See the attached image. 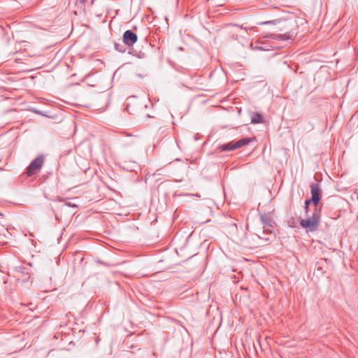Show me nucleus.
Here are the masks:
<instances>
[{
	"label": "nucleus",
	"instance_id": "nucleus-13",
	"mask_svg": "<svg viewBox=\"0 0 358 358\" xmlns=\"http://www.w3.org/2000/svg\"><path fill=\"white\" fill-rule=\"evenodd\" d=\"M259 236V238L264 239L266 241H268V239H269L268 238H266V237H263V236L262 237L260 236Z\"/></svg>",
	"mask_w": 358,
	"mask_h": 358
},
{
	"label": "nucleus",
	"instance_id": "nucleus-15",
	"mask_svg": "<svg viewBox=\"0 0 358 358\" xmlns=\"http://www.w3.org/2000/svg\"><path fill=\"white\" fill-rule=\"evenodd\" d=\"M278 30H279V31H283V29H278Z\"/></svg>",
	"mask_w": 358,
	"mask_h": 358
},
{
	"label": "nucleus",
	"instance_id": "nucleus-5",
	"mask_svg": "<svg viewBox=\"0 0 358 358\" xmlns=\"http://www.w3.org/2000/svg\"><path fill=\"white\" fill-rule=\"evenodd\" d=\"M13 277L15 278L17 283H24L29 281L30 276L26 269L20 266L15 269Z\"/></svg>",
	"mask_w": 358,
	"mask_h": 358
},
{
	"label": "nucleus",
	"instance_id": "nucleus-1",
	"mask_svg": "<svg viewBox=\"0 0 358 358\" xmlns=\"http://www.w3.org/2000/svg\"><path fill=\"white\" fill-rule=\"evenodd\" d=\"M306 219H301L300 226L308 231H315L318 228L320 223L321 209L318 207H314L312 215H306Z\"/></svg>",
	"mask_w": 358,
	"mask_h": 358
},
{
	"label": "nucleus",
	"instance_id": "nucleus-10",
	"mask_svg": "<svg viewBox=\"0 0 358 358\" xmlns=\"http://www.w3.org/2000/svg\"><path fill=\"white\" fill-rule=\"evenodd\" d=\"M125 45H124V44L115 43V48L117 51L123 53V52H125V51H126Z\"/></svg>",
	"mask_w": 358,
	"mask_h": 358
},
{
	"label": "nucleus",
	"instance_id": "nucleus-12",
	"mask_svg": "<svg viewBox=\"0 0 358 358\" xmlns=\"http://www.w3.org/2000/svg\"><path fill=\"white\" fill-rule=\"evenodd\" d=\"M282 22L281 21H278V20H273V21H266V22H262L261 24H275L277 23H280ZM283 23H286V22H282Z\"/></svg>",
	"mask_w": 358,
	"mask_h": 358
},
{
	"label": "nucleus",
	"instance_id": "nucleus-4",
	"mask_svg": "<svg viewBox=\"0 0 358 358\" xmlns=\"http://www.w3.org/2000/svg\"><path fill=\"white\" fill-rule=\"evenodd\" d=\"M311 200L314 204V207H317V205L321 199V189L318 183H312L310 185Z\"/></svg>",
	"mask_w": 358,
	"mask_h": 358
},
{
	"label": "nucleus",
	"instance_id": "nucleus-9",
	"mask_svg": "<svg viewBox=\"0 0 358 358\" xmlns=\"http://www.w3.org/2000/svg\"><path fill=\"white\" fill-rule=\"evenodd\" d=\"M264 121L263 117L258 113H255L251 117V123L252 124H259L262 123Z\"/></svg>",
	"mask_w": 358,
	"mask_h": 358
},
{
	"label": "nucleus",
	"instance_id": "nucleus-14",
	"mask_svg": "<svg viewBox=\"0 0 358 358\" xmlns=\"http://www.w3.org/2000/svg\"><path fill=\"white\" fill-rule=\"evenodd\" d=\"M86 1H87V0H80V3H85V2H86Z\"/></svg>",
	"mask_w": 358,
	"mask_h": 358
},
{
	"label": "nucleus",
	"instance_id": "nucleus-7",
	"mask_svg": "<svg viewBox=\"0 0 358 358\" xmlns=\"http://www.w3.org/2000/svg\"><path fill=\"white\" fill-rule=\"evenodd\" d=\"M260 220L263 225V234H272L271 228H273V226L271 224L270 218L266 214H262L260 216Z\"/></svg>",
	"mask_w": 358,
	"mask_h": 358
},
{
	"label": "nucleus",
	"instance_id": "nucleus-11",
	"mask_svg": "<svg viewBox=\"0 0 358 358\" xmlns=\"http://www.w3.org/2000/svg\"><path fill=\"white\" fill-rule=\"evenodd\" d=\"M312 202V200L311 199H306L305 201V203H304V210H305V213L307 215L308 214V206L310 205V203Z\"/></svg>",
	"mask_w": 358,
	"mask_h": 358
},
{
	"label": "nucleus",
	"instance_id": "nucleus-8",
	"mask_svg": "<svg viewBox=\"0 0 358 358\" xmlns=\"http://www.w3.org/2000/svg\"><path fill=\"white\" fill-rule=\"evenodd\" d=\"M293 35L290 31H285V34H272L269 36V38L278 41H287L291 39Z\"/></svg>",
	"mask_w": 358,
	"mask_h": 358
},
{
	"label": "nucleus",
	"instance_id": "nucleus-3",
	"mask_svg": "<svg viewBox=\"0 0 358 358\" xmlns=\"http://www.w3.org/2000/svg\"><path fill=\"white\" fill-rule=\"evenodd\" d=\"M254 141L253 138H243L236 142L231 141L224 143L217 147L220 152H229L241 148L243 146L248 145L249 143Z\"/></svg>",
	"mask_w": 358,
	"mask_h": 358
},
{
	"label": "nucleus",
	"instance_id": "nucleus-6",
	"mask_svg": "<svg viewBox=\"0 0 358 358\" xmlns=\"http://www.w3.org/2000/svg\"><path fill=\"white\" fill-rule=\"evenodd\" d=\"M138 40V36L136 34H135L131 30H127L124 32L122 35V41L124 45L131 47Z\"/></svg>",
	"mask_w": 358,
	"mask_h": 358
},
{
	"label": "nucleus",
	"instance_id": "nucleus-2",
	"mask_svg": "<svg viewBox=\"0 0 358 358\" xmlns=\"http://www.w3.org/2000/svg\"><path fill=\"white\" fill-rule=\"evenodd\" d=\"M45 156L43 154L34 158L26 169L25 174L27 177H31L39 173L45 163Z\"/></svg>",
	"mask_w": 358,
	"mask_h": 358
}]
</instances>
